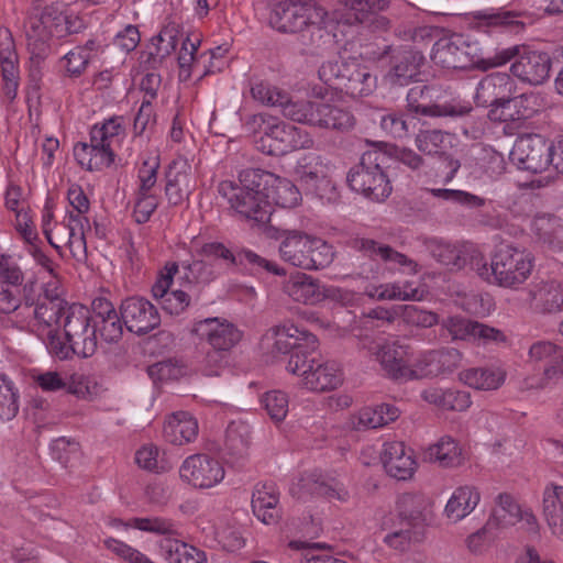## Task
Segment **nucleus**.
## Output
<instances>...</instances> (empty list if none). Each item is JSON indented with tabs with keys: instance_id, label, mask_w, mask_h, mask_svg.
<instances>
[{
	"instance_id": "obj_1",
	"label": "nucleus",
	"mask_w": 563,
	"mask_h": 563,
	"mask_svg": "<svg viewBox=\"0 0 563 563\" xmlns=\"http://www.w3.org/2000/svg\"><path fill=\"white\" fill-rule=\"evenodd\" d=\"M23 300L26 310L24 317L30 319V324L42 338L49 353L60 360L69 357L70 342L62 341L59 330L65 331L66 318L78 305H68L58 294L49 290L48 285H38L35 279L24 283Z\"/></svg>"
},
{
	"instance_id": "obj_2",
	"label": "nucleus",
	"mask_w": 563,
	"mask_h": 563,
	"mask_svg": "<svg viewBox=\"0 0 563 563\" xmlns=\"http://www.w3.org/2000/svg\"><path fill=\"white\" fill-rule=\"evenodd\" d=\"M266 238L279 242L278 254L286 264L303 271L328 267L334 258L333 247L324 240L300 230L265 227Z\"/></svg>"
},
{
	"instance_id": "obj_3",
	"label": "nucleus",
	"mask_w": 563,
	"mask_h": 563,
	"mask_svg": "<svg viewBox=\"0 0 563 563\" xmlns=\"http://www.w3.org/2000/svg\"><path fill=\"white\" fill-rule=\"evenodd\" d=\"M122 318L118 313L91 323V312L85 306H75L66 318L65 340L70 342L71 354L92 356L98 347L97 333L107 343L118 342L123 333Z\"/></svg>"
},
{
	"instance_id": "obj_4",
	"label": "nucleus",
	"mask_w": 563,
	"mask_h": 563,
	"mask_svg": "<svg viewBox=\"0 0 563 563\" xmlns=\"http://www.w3.org/2000/svg\"><path fill=\"white\" fill-rule=\"evenodd\" d=\"M533 256L511 244H500L488 264L481 253L471 257V266L484 280L514 288L525 283L533 268Z\"/></svg>"
},
{
	"instance_id": "obj_5",
	"label": "nucleus",
	"mask_w": 563,
	"mask_h": 563,
	"mask_svg": "<svg viewBox=\"0 0 563 563\" xmlns=\"http://www.w3.org/2000/svg\"><path fill=\"white\" fill-rule=\"evenodd\" d=\"M125 136L123 117H112L90 131L89 143H77L74 157L85 169L101 170L114 162V150Z\"/></svg>"
},
{
	"instance_id": "obj_6",
	"label": "nucleus",
	"mask_w": 563,
	"mask_h": 563,
	"mask_svg": "<svg viewBox=\"0 0 563 563\" xmlns=\"http://www.w3.org/2000/svg\"><path fill=\"white\" fill-rule=\"evenodd\" d=\"M388 161L386 153L379 150L364 152L360 162L347 173L349 187L372 201H384L393 191L389 177L385 172Z\"/></svg>"
},
{
	"instance_id": "obj_7",
	"label": "nucleus",
	"mask_w": 563,
	"mask_h": 563,
	"mask_svg": "<svg viewBox=\"0 0 563 563\" xmlns=\"http://www.w3.org/2000/svg\"><path fill=\"white\" fill-rule=\"evenodd\" d=\"M509 62L511 75L523 84L538 86L550 77L552 63L545 52L532 49L527 45L497 48L492 55L490 68L504 66Z\"/></svg>"
},
{
	"instance_id": "obj_8",
	"label": "nucleus",
	"mask_w": 563,
	"mask_h": 563,
	"mask_svg": "<svg viewBox=\"0 0 563 563\" xmlns=\"http://www.w3.org/2000/svg\"><path fill=\"white\" fill-rule=\"evenodd\" d=\"M318 76L324 84L352 98L366 97L376 87V77L357 58L325 62L318 69Z\"/></svg>"
},
{
	"instance_id": "obj_9",
	"label": "nucleus",
	"mask_w": 563,
	"mask_h": 563,
	"mask_svg": "<svg viewBox=\"0 0 563 563\" xmlns=\"http://www.w3.org/2000/svg\"><path fill=\"white\" fill-rule=\"evenodd\" d=\"M29 45L42 51V46L51 38H62L77 34L85 29L78 15L66 14L57 4H51L41 11L33 12L24 24Z\"/></svg>"
},
{
	"instance_id": "obj_10",
	"label": "nucleus",
	"mask_w": 563,
	"mask_h": 563,
	"mask_svg": "<svg viewBox=\"0 0 563 563\" xmlns=\"http://www.w3.org/2000/svg\"><path fill=\"white\" fill-rule=\"evenodd\" d=\"M431 59L448 69H490L492 56L485 57L477 42L463 34L452 33L439 38L432 48Z\"/></svg>"
},
{
	"instance_id": "obj_11",
	"label": "nucleus",
	"mask_w": 563,
	"mask_h": 563,
	"mask_svg": "<svg viewBox=\"0 0 563 563\" xmlns=\"http://www.w3.org/2000/svg\"><path fill=\"white\" fill-rule=\"evenodd\" d=\"M360 349L366 350L379 363L387 377L394 380H413L417 354L412 346L399 340L364 338Z\"/></svg>"
},
{
	"instance_id": "obj_12",
	"label": "nucleus",
	"mask_w": 563,
	"mask_h": 563,
	"mask_svg": "<svg viewBox=\"0 0 563 563\" xmlns=\"http://www.w3.org/2000/svg\"><path fill=\"white\" fill-rule=\"evenodd\" d=\"M316 352L295 354L288 358L286 369L300 377V384L311 391H329L342 384V372L332 361H322L314 356Z\"/></svg>"
},
{
	"instance_id": "obj_13",
	"label": "nucleus",
	"mask_w": 563,
	"mask_h": 563,
	"mask_svg": "<svg viewBox=\"0 0 563 563\" xmlns=\"http://www.w3.org/2000/svg\"><path fill=\"white\" fill-rule=\"evenodd\" d=\"M254 121L265 124L257 147L269 155H284L298 150H310L314 140L308 131L283 121L266 122L262 114Z\"/></svg>"
},
{
	"instance_id": "obj_14",
	"label": "nucleus",
	"mask_w": 563,
	"mask_h": 563,
	"mask_svg": "<svg viewBox=\"0 0 563 563\" xmlns=\"http://www.w3.org/2000/svg\"><path fill=\"white\" fill-rule=\"evenodd\" d=\"M328 12L314 0H277L271 10L269 24L282 33H297L309 21H320Z\"/></svg>"
},
{
	"instance_id": "obj_15",
	"label": "nucleus",
	"mask_w": 563,
	"mask_h": 563,
	"mask_svg": "<svg viewBox=\"0 0 563 563\" xmlns=\"http://www.w3.org/2000/svg\"><path fill=\"white\" fill-rule=\"evenodd\" d=\"M218 192L241 217L255 224L267 227L272 216V205L266 198L240 188L231 180L221 181Z\"/></svg>"
},
{
	"instance_id": "obj_16",
	"label": "nucleus",
	"mask_w": 563,
	"mask_h": 563,
	"mask_svg": "<svg viewBox=\"0 0 563 563\" xmlns=\"http://www.w3.org/2000/svg\"><path fill=\"white\" fill-rule=\"evenodd\" d=\"M200 254L206 260L183 262V279L189 285H209L220 274L218 260H224L231 265L235 264L233 253L221 243H206L200 249Z\"/></svg>"
},
{
	"instance_id": "obj_17",
	"label": "nucleus",
	"mask_w": 563,
	"mask_h": 563,
	"mask_svg": "<svg viewBox=\"0 0 563 563\" xmlns=\"http://www.w3.org/2000/svg\"><path fill=\"white\" fill-rule=\"evenodd\" d=\"M295 175L306 194L323 198L334 189L329 176L330 165L316 153L302 155L296 163Z\"/></svg>"
},
{
	"instance_id": "obj_18",
	"label": "nucleus",
	"mask_w": 563,
	"mask_h": 563,
	"mask_svg": "<svg viewBox=\"0 0 563 563\" xmlns=\"http://www.w3.org/2000/svg\"><path fill=\"white\" fill-rule=\"evenodd\" d=\"M510 157L518 168L541 173L551 163L550 143L540 134L520 136L510 152Z\"/></svg>"
},
{
	"instance_id": "obj_19",
	"label": "nucleus",
	"mask_w": 563,
	"mask_h": 563,
	"mask_svg": "<svg viewBox=\"0 0 563 563\" xmlns=\"http://www.w3.org/2000/svg\"><path fill=\"white\" fill-rule=\"evenodd\" d=\"M224 474L222 464L208 454L190 455L179 468L180 478L200 489L214 487L222 482Z\"/></svg>"
},
{
	"instance_id": "obj_20",
	"label": "nucleus",
	"mask_w": 563,
	"mask_h": 563,
	"mask_svg": "<svg viewBox=\"0 0 563 563\" xmlns=\"http://www.w3.org/2000/svg\"><path fill=\"white\" fill-rule=\"evenodd\" d=\"M191 333L218 351H231L242 338V332L232 322L217 317L195 321Z\"/></svg>"
},
{
	"instance_id": "obj_21",
	"label": "nucleus",
	"mask_w": 563,
	"mask_h": 563,
	"mask_svg": "<svg viewBox=\"0 0 563 563\" xmlns=\"http://www.w3.org/2000/svg\"><path fill=\"white\" fill-rule=\"evenodd\" d=\"M176 262L167 263L152 286L153 297L159 300L162 309L170 316L183 314L191 305L190 295L181 289L169 291L174 276L178 273Z\"/></svg>"
},
{
	"instance_id": "obj_22",
	"label": "nucleus",
	"mask_w": 563,
	"mask_h": 563,
	"mask_svg": "<svg viewBox=\"0 0 563 563\" xmlns=\"http://www.w3.org/2000/svg\"><path fill=\"white\" fill-rule=\"evenodd\" d=\"M165 180V196L173 206L181 205L196 188L191 164L184 156H177L168 164Z\"/></svg>"
},
{
	"instance_id": "obj_23",
	"label": "nucleus",
	"mask_w": 563,
	"mask_h": 563,
	"mask_svg": "<svg viewBox=\"0 0 563 563\" xmlns=\"http://www.w3.org/2000/svg\"><path fill=\"white\" fill-rule=\"evenodd\" d=\"M274 336L273 353L289 354L291 358L295 354H308L316 352L318 347L317 336L306 330H300L292 323H284L272 329Z\"/></svg>"
},
{
	"instance_id": "obj_24",
	"label": "nucleus",
	"mask_w": 563,
	"mask_h": 563,
	"mask_svg": "<svg viewBox=\"0 0 563 563\" xmlns=\"http://www.w3.org/2000/svg\"><path fill=\"white\" fill-rule=\"evenodd\" d=\"M120 313L126 329L136 334H145L161 323L156 307L148 300L131 297L122 301Z\"/></svg>"
},
{
	"instance_id": "obj_25",
	"label": "nucleus",
	"mask_w": 563,
	"mask_h": 563,
	"mask_svg": "<svg viewBox=\"0 0 563 563\" xmlns=\"http://www.w3.org/2000/svg\"><path fill=\"white\" fill-rule=\"evenodd\" d=\"M461 354L456 349L429 351L417 355L413 379L437 377L451 373L459 367Z\"/></svg>"
},
{
	"instance_id": "obj_26",
	"label": "nucleus",
	"mask_w": 563,
	"mask_h": 563,
	"mask_svg": "<svg viewBox=\"0 0 563 563\" xmlns=\"http://www.w3.org/2000/svg\"><path fill=\"white\" fill-rule=\"evenodd\" d=\"M0 69L3 81V95L8 100L12 101L18 93L20 76L14 41L7 27H0Z\"/></svg>"
},
{
	"instance_id": "obj_27",
	"label": "nucleus",
	"mask_w": 563,
	"mask_h": 563,
	"mask_svg": "<svg viewBox=\"0 0 563 563\" xmlns=\"http://www.w3.org/2000/svg\"><path fill=\"white\" fill-rule=\"evenodd\" d=\"M380 459L386 473L397 481L410 479L417 467L412 451L400 441L386 442Z\"/></svg>"
},
{
	"instance_id": "obj_28",
	"label": "nucleus",
	"mask_w": 563,
	"mask_h": 563,
	"mask_svg": "<svg viewBox=\"0 0 563 563\" xmlns=\"http://www.w3.org/2000/svg\"><path fill=\"white\" fill-rule=\"evenodd\" d=\"M290 493L299 499L305 498L307 495L324 496L330 500L336 499L341 503L350 499V493L342 483L335 479L330 482L322 481L314 473L303 474L298 483L290 488Z\"/></svg>"
},
{
	"instance_id": "obj_29",
	"label": "nucleus",
	"mask_w": 563,
	"mask_h": 563,
	"mask_svg": "<svg viewBox=\"0 0 563 563\" xmlns=\"http://www.w3.org/2000/svg\"><path fill=\"white\" fill-rule=\"evenodd\" d=\"M515 82L506 73H493L484 77L476 88V103L482 107L499 104L512 96Z\"/></svg>"
},
{
	"instance_id": "obj_30",
	"label": "nucleus",
	"mask_w": 563,
	"mask_h": 563,
	"mask_svg": "<svg viewBox=\"0 0 563 563\" xmlns=\"http://www.w3.org/2000/svg\"><path fill=\"white\" fill-rule=\"evenodd\" d=\"M517 522H525L530 531H536L537 529V520L532 512L522 510L512 496L500 494L487 526L506 528Z\"/></svg>"
},
{
	"instance_id": "obj_31",
	"label": "nucleus",
	"mask_w": 563,
	"mask_h": 563,
	"mask_svg": "<svg viewBox=\"0 0 563 563\" xmlns=\"http://www.w3.org/2000/svg\"><path fill=\"white\" fill-rule=\"evenodd\" d=\"M391 58V67L386 78L395 86H407L418 77L424 60L422 53L412 48H399Z\"/></svg>"
},
{
	"instance_id": "obj_32",
	"label": "nucleus",
	"mask_w": 563,
	"mask_h": 563,
	"mask_svg": "<svg viewBox=\"0 0 563 563\" xmlns=\"http://www.w3.org/2000/svg\"><path fill=\"white\" fill-rule=\"evenodd\" d=\"M481 26L501 27L512 33H519L526 25L532 23V14L526 11L505 9H487L477 11L474 15Z\"/></svg>"
},
{
	"instance_id": "obj_33",
	"label": "nucleus",
	"mask_w": 563,
	"mask_h": 563,
	"mask_svg": "<svg viewBox=\"0 0 563 563\" xmlns=\"http://www.w3.org/2000/svg\"><path fill=\"white\" fill-rule=\"evenodd\" d=\"M356 247L372 260H380L385 263H393L402 267L405 273L415 275L420 269L418 263L407 255L375 240L361 239L356 242Z\"/></svg>"
},
{
	"instance_id": "obj_34",
	"label": "nucleus",
	"mask_w": 563,
	"mask_h": 563,
	"mask_svg": "<svg viewBox=\"0 0 563 563\" xmlns=\"http://www.w3.org/2000/svg\"><path fill=\"white\" fill-rule=\"evenodd\" d=\"M279 492L273 482L257 484L252 495L254 515L265 525H272L279 518Z\"/></svg>"
},
{
	"instance_id": "obj_35",
	"label": "nucleus",
	"mask_w": 563,
	"mask_h": 563,
	"mask_svg": "<svg viewBox=\"0 0 563 563\" xmlns=\"http://www.w3.org/2000/svg\"><path fill=\"white\" fill-rule=\"evenodd\" d=\"M198 432L197 419L187 411L173 413L164 424L165 439L176 445L192 442Z\"/></svg>"
},
{
	"instance_id": "obj_36",
	"label": "nucleus",
	"mask_w": 563,
	"mask_h": 563,
	"mask_svg": "<svg viewBox=\"0 0 563 563\" xmlns=\"http://www.w3.org/2000/svg\"><path fill=\"white\" fill-rule=\"evenodd\" d=\"M534 236L552 252H563V221L554 216L536 217L531 224Z\"/></svg>"
},
{
	"instance_id": "obj_37",
	"label": "nucleus",
	"mask_w": 563,
	"mask_h": 563,
	"mask_svg": "<svg viewBox=\"0 0 563 563\" xmlns=\"http://www.w3.org/2000/svg\"><path fill=\"white\" fill-rule=\"evenodd\" d=\"M284 290L295 301L305 305H316L324 298V292L318 279L306 274H297L290 277L285 284Z\"/></svg>"
},
{
	"instance_id": "obj_38",
	"label": "nucleus",
	"mask_w": 563,
	"mask_h": 563,
	"mask_svg": "<svg viewBox=\"0 0 563 563\" xmlns=\"http://www.w3.org/2000/svg\"><path fill=\"white\" fill-rule=\"evenodd\" d=\"M251 440L250 427L244 422H231L225 430L223 456L229 463H236L245 457Z\"/></svg>"
},
{
	"instance_id": "obj_39",
	"label": "nucleus",
	"mask_w": 563,
	"mask_h": 563,
	"mask_svg": "<svg viewBox=\"0 0 563 563\" xmlns=\"http://www.w3.org/2000/svg\"><path fill=\"white\" fill-rule=\"evenodd\" d=\"M542 511L552 533L563 536V486L553 483L545 486Z\"/></svg>"
},
{
	"instance_id": "obj_40",
	"label": "nucleus",
	"mask_w": 563,
	"mask_h": 563,
	"mask_svg": "<svg viewBox=\"0 0 563 563\" xmlns=\"http://www.w3.org/2000/svg\"><path fill=\"white\" fill-rule=\"evenodd\" d=\"M481 495L473 486L457 487L448 500L444 514L452 522H457L468 516L478 505Z\"/></svg>"
},
{
	"instance_id": "obj_41",
	"label": "nucleus",
	"mask_w": 563,
	"mask_h": 563,
	"mask_svg": "<svg viewBox=\"0 0 563 563\" xmlns=\"http://www.w3.org/2000/svg\"><path fill=\"white\" fill-rule=\"evenodd\" d=\"M162 555L168 563H207V554L178 539L165 537L159 541Z\"/></svg>"
},
{
	"instance_id": "obj_42",
	"label": "nucleus",
	"mask_w": 563,
	"mask_h": 563,
	"mask_svg": "<svg viewBox=\"0 0 563 563\" xmlns=\"http://www.w3.org/2000/svg\"><path fill=\"white\" fill-rule=\"evenodd\" d=\"M325 19L327 16H321L320 21L311 20L302 30L298 31V40L303 54L319 55L332 43V36L324 26Z\"/></svg>"
},
{
	"instance_id": "obj_43",
	"label": "nucleus",
	"mask_w": 563,
	"mask_h": 563,
	"mask_svg": "<svg viewBox=\"0 0 563 563\" xmlns=\"http://www.w3.org/2000/svg\"><path fill=\"white\" fill-rule=\"evenodd\" d=\"M429 92L426 85H417L409 89L407 93V102L410 110L428 117H457L464 113L461 107L451 103L442 104H423L420 100Z\"/></svg>"
},
{
	"instance_id": "obj_44",
	"label": "nucleus",
	"mask_w": 563,
	"mask_h": 563,
	"mask_svg": "<svg viewBox=\"0 0 563 563\" xmlns=\"http://www.w3.org/2000/svg\"><path fill=\"white\" fill-rule=\"evenodd\" d=\"M534 306L544 312H558L563 309V284L556 280L542 282L529 291Z\"/></svg>"
},
{
	"instance_id": "obj_45",
	"label": "nucleus",
	"mask_w": 563,
	"mask_h": 563,
	"mask_svg": "<svg viewBox=\"0 0 563 563\" xmlns=\"http://www.w3.org/2000/svg\"><path fill=\"white\" fill-rule=\"evenodd\" d=\"M421 397L424 401L444 410L464 411L472 404L470 394L465 390L433 387L423 390Z\"/></svg>"
},
{
	"instance_id": "obj_46",
	"label": "nucleus",
	"mask_w": 563,
	"mask_h": 563,
	"mask_svg": "<svg viewBox=\"0 0 563 563\" xmlns=\"http://www.w3.org/2000/svg\"><path fill=\"white\" fill-rule=\"evenodd\" d=\"M505 372L497 367H473L460 373V379L478 390H495L505 382Z\"/></svg>"
},
{
	"instance_id": "obj_47",
	"label": "nucleus",
	"mask_w": 563,
	"mask_h": 563,
	"mask_svg": "<svg viewBox=\"0 0 563 563\" xmlns=\"http://www.w3.org/2000/svg\"><path fill=\"white\" fill-rule=\"evenodd\" d=\"M399 416V410L388 404H382L376 407H366L358 411L354 427L361 429H376L395 421Z\"/></svg>"
},
{
	"instance_id": "obj_48",
	"label": "nucleus",
	"mask_w": 563,
	"mask_h": 563,
	"mask_svg": "<svg viewBox=\"0 0 563 563\" xmlns=\"http://www.w3.org/2000/svg\"><path fill=\"white\" fill-rule=\"evenodd\" d=\"M316 113L319 120L314 126L345 131L354 125L353 115L335 104L318 101Z\"/></svg>"
},
{
	"instance_id": "obj_49",
	"label": "nucleus",
	"mask_w": 563,
	"mask_h": 563,
	"mask_svg": "<svg viewBox=\"0 0 563 563\" xmlns=\"http://www.w3.org/2000/svg\"><path fill=\"white\" fill-rule=\"evenodd\" d=\"M427 246L431 256L450 269H461L466 264V253L459 245L442 240H430Z\"/></svg>"
},
{
	"instance_id": "obj_50",
	"label": "nucleus",
	"mask_w": 563,
	"mask_h": 563,
	"mask_svg": "<svg viewBox=\"0 0 563 563\" xmlns=\"http://www.w3.org/2000/svg\"><path fill=\"white\" fill-rule=\"evenodd\" d=\"M275 181L269 183L267 200L282 208H294L301 201V194L297 186L287 178L274 174Z\"/></svg>"
},
{
	"instance_id": "obj_51",
	"label": "nucleus",
	"mask_w": 563,
	"mask_h": 563,
	"mask_svg": "<svg viewBox=\"0 0 563 563\" xmlns=\"http://www.w3.org/2000/svg\"><path fill=\"white\" fill-rule=\"evenodd\" d=\"M318 101L298 100L294 101L285 93L279 109L283 115L289 120L313 125L318 122V113H316Z\"/></svg>"
},
{
	"instance_id": "obj_52",
	"label": "nucleus",
	"mask_w": 563,
	"mask_h": 563,
	"mask_svg": "<svg viewBox=\"0 0 563 563\" xmlns=\"http://www.w3.org/2000/svg\"><path fill=\"white\" fill-rule=\"evenodd\" d=\"M430 461L439 463L442 467H455L462 463V450L451 437L441 438L428 450Z\"/></svg>"
},
{
	"instance_id": "obj_53",
	"label": "nucleus",
	"mask_w": 563,
	"mask_h": 563,
	"mask_svg": "<svg viewBox=\"0 0 563 563\" xmlns=\"http://www.w3.org/2000/svg\"><path fill=\"white\" fill-rule=\"evenodd\" d=\"M199 46V38L192 41L189 36L183 40L181 48L178 55L179 79L187 81L191 78L192 74L200 71L201 59L207 57V54H201L196 57Z\"/></svg>"
},
{
	"instance_id": "obj_54",
	"label": "nucleus",
	"mask_w": 563,
	"mask_h": 563,
	"mask_svg": "<svg viewBox=\"0 0 563 563\" xmlns=\"http://www.w3.org/2000/svg\"><path fill=\"white\" fill-rule=\"evenodd\" d=\"M417 148L426 155H443L450 148V134L441 130H421L415 140Z\"/></svg>"
},
{
	"instance_id": "obj_55",
	"label": "nucleus",
	"mask_w": 563,
	"mask_h": 563,
	"mask_svg": "<svg viewBox=\"0 0 563 563\" xmlns=\"http://www.w3.org/2000/svg\"><path fill=\"white\" fill-rule=\"evenodd\" d=\"M240 188L256 194L267 199L266 194L272 181H275L274 174L260 168H247L239 175Z\"/></svg>"
},
{
	"instance_id": "obj_56",
	"label": "nucleus",
	"mask_w": 563,
	"mask_h": 563,
	"mask_svg": "<svg viewBox=\"0 0 563 563\" xmlns=\"http://www.w3.org/2000/svg\"><path fill=\"white\" fill-rule=\"evenodd\" d=\"M525 99L520 97H509L505 101L490 109V117L501 122H515L525 120L529 117L528 110L523 106Z\"/></svg>"
},
{
	"instance_id": "obj_57",
	"label": "nucleus",
	"mask_w": 563,
	"mask_h": 563,
	"mask_svg": "<svg viewBox=\"0 0 563 563\" xmlns=\"http://www.w3.org/2000/svg\"><path fill=\"white\" fill-rule=\"evenodd\" d=\"M19 411V393L8 376L0 374V420H12Z\"/></svg>"
},
{
	"instance_id": "obj_58",
	"label": "nucleus",
	"mask_w": 563,
	"mask_h": 563,
	"mask_svg": "<svg viewBox=\"0 0 563 563\" xmlns=\"http://www.w3.org/2000/svg\"><path fill=\"white\" fill-rule=\"evenodd\" d=\"M563 379V350L553 357L543 368L539 378H531L527 382L530 388L545 389L556 386Z\"/></svg>"
},
{
	"instance_id": "obj_59",
	"label": "nucleus",
	"mask_w": 563,
	"mask_h": 563,
	"mask_svg": "<svg viewBox=\"0 0 563 563\" xmlns=\"http://www.w3.org/2000/svg\"><path fill=\"white\" fill-rule=\"evenodd\" d=\"M355 18L363 23L368 21L371 15L384 11L389 7L390 0H339Z\"/></svg>"
},
{
	"instance_id": "obj_60",
	"label": "nucleus",
	"mask_w": 563,
	"mask_h": 563,
	"mask_svg": "<svg viewBox=\"0 0 563 563\" xmlns=\"http://www.w3.org/2000/svg\"><path fill=\"white\" fill-rule=\"evenodd\" d=\"M416 124V118L406 114L390 112L383 114L379 120V125L386 134L402 139L409 135L411 125Z\"/></svg>"
},
{
	"instance_id": "obj_61",
	"label": "nucleus",
	"mask_w": 563,
	"mask_h": 563,
	"mask_svg": "<svg viewBox=\"0 0 563 563\" xmlns=\"http://www.w3.org/2000/svg\"><path fill=\"white\" fill-rule=\"evenodd\" d=\"M90 229V222L86 213L68 211L66 223L55 224L56 240L64 242L67 234H86Z\"/></svg>"
},
{
	"instance_id": "obj_62",
	"label": "nucleus",
	"mask_w": 563,
	"mask_h": 563,
	"mask_svg": "<svg viewBox=\"0 0 563 563\" xmlns=\"http://www.w3.org/2000/svg\"><path fill=\"white\" fill-rule=\"evenodd\" d=\"M181 33L179 25L176 23H168L165 25L158 35L155 37L157 41L155 54L161 58L169 56L176 51L180 42ZM184 38H181L183 41Z\"/></svg>"
},
{
	"instance_id": "obj_63",
	"label": "nucleus",
	"mask_w": 563,
	"mask_h": 563,
	"mask_svg": "<svg viewBox=\"0 0 563 563\" xmlns=\"http://www.w3.org/2000/svg\"><path fill=\"white\" fill-rule=\"evenodd\" d=\"M262 404L271 419L276 422L283 421L288 413L289 401L284 391H267L262 398Z\"/></svg>"
},
{
	"instance_id": "obj_64",
	"label": "nucleus",
	"mask_w": 563,
	"mask_h": 563,
	"mask_svg": "<svg viewBox=\"0 0 563 563\" xmlns=\"http://www.w3.org/2000/svg\"><path fill=\"white\" fill-rule=\"evenodd\" d=\"M104 545L114 555L128 563H154L145 554L121 540L108 538L104 540Z\"/></svg>"
}]
</instances>
